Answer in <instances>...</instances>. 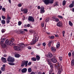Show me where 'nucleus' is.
Masks as SVG:
<instances>
[{
	"label": "nucleus",
	"mask_w": 74,
	"mask_h": 74,
	"mask_svg": "<svg viewBox=\"0 0 74 74\" xmlns=\"http://www.w3.org/2000/svg\"><path fill=\"white\" fill-rule=\"evenodd\" d=\"M38 36L37 35H36V34H34V39H33V42L30 43V44L31 45H33L35 43H36L38 41Z\"/></svg>",
	"instance_id": "1"
},
{
	"label": "nucleus",
	"mask_w": 74,
	"mask_h": 74,
	"mask_svg": "<svg viewBox=\"0 0 74 74\" xmlns=\"http://www.w3.org/2000/svg\"><path fill=\"white\" fill-rule=\"evenodd\" d=\"M14 38H12L11 40H9L7 39L5 41V43L7 45H12V42L14 41Z\"/></svg>",
	"instance_id": "2"
},
{
	"label": "nucleus",
	"mask_w": 74,
	"mask_h": 74,
	"mask_svg": "<svg viewBox=\"0 0 74 74\" xmlns=\"http://www.w3.org/2000/svg\"><path fill=\"white\" fill-rule=\"evenodd\" d=\"M43 1L46 4H48L50 3V4H53L54 0H43Z\"/></svg>",
	"instance_id": "3"
},
{
	"label": "nucleus",
	"mask_w": 74,
	"mask_h": 74,
	"mask_svg": "<svg viewBox=\"0 0 74 74\" xmlns=\"http://www.w3.org/2000/svg\"><path fill=\"white\" fill-rule=\"evenodd\" d=\"M28 63V61L23 60L22 61L21 65V67H23L25 65V67L27 66V63Z\"/></svg>",
	"instance_id": "4"
},
{
	"label": "nucleus",
	"mask_w": 74,
	"mask_h": 74,
	"mask_svg": "<svg viewBox=\"0 0 74 74\" xmlns=\"http://www.w3.org/2000/svg\"><path fill=\"white\" fill-rule=\"evenodd\" d=\"M56 68H57L58 69H59L58 74H60V73H62V71L63 70L62 69V66H59V65H58L57 66Z\"/></svg>",
	"instance_id": "5"
},
{
	"label": "nucleus",
	"mask_w": 74,
	"mask_h": 74,
	"mask_svg": "<svg viewBox=\"0 0 74 74\" xmlns=\"http://www.w3.org/2000/svg\"><path fill=\"white\" fill-rule=\"evenodd\" d=\"M8 62H14L15 61V60L12 57L9 56L8 58Z\"/></svg>",
	"instance_id": "6"
},
{
	"label": "nucleus",
	"mask_w": 74,
	"mask_h": 74,
	"mask_svg": "<svg viewBox=\"0 0 74 74\" xmlns=\"http://www.w3.org/2000/svg\"><path fill=\"white\" fill-rule=\"evenodd\" d=\"M2 40H3L1 41V44L2 48H5V47H6V45H5V44L3 43V42H4V40H5V39L3 38L2 39Z\"/></svg>",
	"instance_id": "7"
},
{
	"label": "nucleus",
	"mask_w": 74,
	"mask_h": 74,
	"mask_svg": "<svg viewBox=\"0 0 74 74\" xmlns=\"http://www.w3.org/2000/svg\"><path fill=\"white\" fill-rule=\"evenodd\" d=\"M11 17H10L9 15H8L7 16V18H6V21L7 22V23H9L10 22V19H11Z\"/></svg>",
	"instance_id": "8"
},
{
	"label": "nucleus",
	"mask_w": 74,
	"mask_h": 74,
	"mask_svg": "<svg viewBox=\"0 0 74 74\" xmlns=\"http://www.w3.org/2000/svg\"><path fill=\"white\" fill-rule=\"evenodd\" d=\"M28 19L29 21H32V22L34 21V18L32 16H29L28 18Z\"/></svg>",
	"instance_id": "9"
},
{
	"label": "nucleus",
	"mask_w": 74,
	"mask_h": 74,
	"mask_svg": "<svg viewBox=\"0 0 74 74\" xmlns=\"http://www.w3.org/2000/svg\"><path fill=\"white\" fill-rule=\"evenodd\" d=\"M45 12V10H44V8L43 7H41L40 8V13L41 14H43Z\"/></svg>",
	"instance_id": "10"
},
{
	"label": "nucleus",
	"mask_w": 74,
	"mask_h": 74,
	"mask_svg": "<svg viewBox=\"0 0 74 74\" xmlns=\"http://www.w3.org/2000/svg\"><path fill=\"white\" fill-rule=\"evenodd\" d=\"M51 61L53 63H56L57 62V60L55 58H53L51 59Z\"/></svg>",
	"instance_id": "11"
},
{
	"label": "nucleus",
	"mask_w": 74,
	"mask_h": 74,
	"mask_svg": "<svg viewBox=\"0 0 74 74\" xmlns=\"http://www.w3.org/2000/svg\"><path fill=\"white\" fill-rule=\"evenodd\" d=\"M14 48L15 50H17V51H20V50H21V48H20V47L18 46H14Z\"/></svg>",
	"instance_id": "12"
},
{
	"label": "nucleus",
	"mask_w": 74,
	"mask_h": 74,
	"mask_svg": "<svg viewBox=\"0 0 74 74\" xmlns=\"http://www.w3.org/2000/svg\"><path fill=\"white\" fill-rule=\"evenodd\" d=\"M62 21H60L58 23H57V26H59V27L62 26Z\"/></svg>",
	"instance_id": "13"
},
{
	"label": "nucleus",
	"mask_w": 74,
	"mask_h": 74,
	"mask_svg": "<svg viewBox=\"0 0 74 74\" xmlns=\"http://www.w3.org/2000/svg\"><path fill=\"white\" fill-rule=\"evenodd\" d=\"M1 60L3 62V63H5L7 61H6V60L5 58H4L3 57L1 58Z\"/></svg>",
	"instance_id": "14"
},
{
	"label": "nucleus",
	"mask_w": 74,
	"mask_h": 74,
	"mask_svg": "<svg viewBox=\"0 0 74 74\" xmlns=\"http://www.w3.org/2000/svg\"><path fill=\"white\" fill-rule=\"evenodd\" d=\"M19 46L21 48H23V47H25V45L22 43H20L19 44Z\"/></svg>",
	"instance_id": "15"
},
{
	"label": "nucleus",
	"mask_w": 74,
	"mask_h": 74,
	"mask_svg": "<svg viewBox=\"0 0 74 74\" xmlns=\"http://www.w3.org/2000/svg\"><path fill=\"white\" fill-rule=\"evenodd\" d=\"M53 55L52 54V53H48V54L47 55V58H51V57H52V56Z\"/></svg>",
	"instance_id": "16"
},
{
	"label": "nucleus",
	"mask_w": 74,
	"mask_h": 74,
	"mask_svg": "<svg viewBox=\"0 0 74 74\" xmlns=\"http://www.w3.org/2000/svg\"><path fill=\"white\" fill-rule=\"evenodd\" d=\"M27 71V69L26 68H24L22 69V73H26Z\"/></svg>",
	"instance_id": "17"
},
{
	"label": "nucleus",
	"mask_w": 74,
	"mask_h": 74,
	"mask_svg": "<svg viewBox=\"0 0 74 74\" xmlns=\"http://www.w3.org/2000/svg\"><path fill=\"white\" fill-rule=\"evenodd\" d=\"M23 11L24 13L25 14H27V9H25L23 10Z\"/></svg>",
	"instance_id": "18"
},
{
	"label": "nucleus",
	"mask_w": 74,
	"mask_h": 74,
	"mask_svg": "<svg viewBox=\"0 0 74 74\" xmlns=\"http://www.w3.org/2000/svg\"><path fill=\"white\" fill-rule=\"evenodd\" d=\"M36 59H37L38 61V60H40V57L39 56L37 55L36 56Z\"/></svg>",
	"instance_id": "19"
},
{
	"label": "nucleus",
	"mask_w": 74,
	"mask_h": 74,
	"mask_svg": "<svg viewBox=\"0 0 74 74\" xmlns=\"http://www.w3.org/2000/svg\"><path fill=\"white\" fill-rule=\"evenodd\" d=\"M71 52L72 53V58L73 59H74V51L73 50L71 51Z\"/></svg>",
	"instance_id": "20"
},
{
	"label": "nucleus",
	"mask_w": 74,
	"mask_h": 74,
	"mask_svg": "<svg viewBox=\"0 0 74 74\" xmlns=\"http://www.w3.org/2000/svg\"><path fill=\"white\" fill-rule=\"evenodd\" d=\"M48 64H49L50 65V67H52V63H51V62L49 61H48Z\"/></svg>",
	"instance_id": "21"
},
{
	"label": "nucleus",
	"mask_w": 74,
	"mask_h": 74,
	"mask_svg": "<svg viewBox=\"0 0 74 74\" xmlns=\"http://www.w3.org/2000/svg\"><path fill=\"white\" fill-rule=\"evenodd\" d=\"M51 50L52 51L54 52V51H56V49L55 47H52L51 48Z\"/></svg>",
	"instance_id": "22"
},
{
	"label": "nucleus",
	"mask_w": 74,
	"mask_h": 74,
	"mask_svg": "<svg viewBox=\"0 0 74 74\" xmlns=\"http://www.w3.org/2000/svg\"><path fill=\"white\" fill-rule=\"evenodd\" d=\"M31 60L32 61H36V60H37V59L36 58L33 57L31 58Z\"/></svg>",
	"instance_id": "23"
},
{
	"label": "nucleus",
	"mask_w": 74,
	"mask_h": 74,
	"mask_svg": "<svg viewBox=\"0 0 74 74\" xmlns=\"http://www.w3.org/2000/svg\"><path fill=\"white\" fill-rule=\"evenodd\" d=\"M56 47L57 48H59L60 47V43L59 42L57 43Z\"/></svg>",
	"instance_id": "24"
},
{
	"label": "nucleus",
	"mask_w": 74,
	"mask_h": 74,
	"mask_svg": "<svg viewBox=\"0 0 74 74\" xmlns=\"http://www.w3.org/2000/svg\"><path fill=\"white\" fill-rule=\"evenodd\" d=\"M15 56L16 58H19L20 57V55L18 54H16L15 55Z\"/></svg>",
	"instance_id": "25"
},
{
	"label": "nucleus",
	"mask_w": 74,
	"mask_h": 74,
	"mask_svg": "<svg viewBox=\"0 0 74 74\" xmlns=\"http://www.w3.org/2000/svg\"><path fill=\"white\" fill-rule=\"evenodd\" d=\"M69 24L71 26H73V23L70 21H69Z\"/></svg>",
	"instance_id": "26"
},
{
	"label": "nucleus",
	"mask_w": 74,
	"mask_h": 74,
	"mask_svg": "<svg viewBox=\"0 0 74 74\" xmlns=\"http://www.w3.org/2000/svg\"><path fill=\"white\" fill-rule=\"evenodd\" d=\"M1 23L2 24H4L5 23V21L4 20H2L1 21Z\"/></svg>",
	"instance_id": "27"
},
{
	"label": "nucleus",
	"mask_w": 74,
	"mask_h": 74,
	"mask_svg": "<svg viewBox=\"0 0 74 74\" xmlns=\"http://www.w3.org/2000/svg\"><path fill=\"white\" fill-rule=\"evenodd\" d=\"M71 65L72 66H74V60H72L71 62Z\"/></svg>",
	"instance_id": "28"
},
{
	"label": "nucleus",
	"mask_w": 74,
	"mask_h": 74,
	"mask_svg": "<svg viewBox=\"0 0 74 74\" xmlns=\"http://www.w3.org/2000/svg\"><path fill=\"white\" fill-rule=\"evenodd\" d=\"M8 63L9 64L12 66H14V65H15V64L14 63L8 62Z\"/></svg>",
	"instance_id": "29"
},
{
	"label": "nucleus",
	"mask_w": 74,
	"mask_h": 74,
	"mask_svg": "<svg viewBox=\"0 0 74 74\" xmlns=\"http://www.w3.org/2000/svg\"><path fill=\"white\" fill-rule=\"evenodd\" d=\"M70 8H72L73 7H74V5L72 4V3H71L69 6Z\"/></svg>",
	"instance_id": "30"
},
{
	"label": "nucleus",
	"mask_w": 74,
	"mask_h": 74,
	"mask_svg": "<svg viewBox=\"0 0 74 74\" xmlns=\"http://www.w3.org/2000/svg\"><path fill=\"white\" fill-rule=\"evenodd\" d=\"M28 71L29 73H30L31 72H32V68H29L28 69Z\"/></svg>",
	"instance_id": "31"
},
{
	"label": "nucleus",
	"mask_w": 74,
	"mask_h": 74,
	"mask_svg": "<svg viewBox=\"0 0 74 74\" xmlns=\"http://www.w3.org/2000/svg\"><path fill=\"white\" fill-rule=\"evenodd\" d=\"M57 16L58 18H60L61 19H63V16H61L58 15Z\"/></svg>",
	"instance_id": "32"
},
{
	"label": "nucleus",
	"mask_w": 74,
	"mask_h": 74,
	"mask_svg": "<svg viewBox=\"0 0 74 74\" xmlns=\"http://www.w3.org/2000/svg\"><path fill=\"white\" fill-rule=\"evenodd\" d=\"M1 70L2 71H5V68L3 67H2Z\"/></svg>",
	"instance_id": "33"
},
{
	"label": "nucleus",
	"mask_w": 74,
	"mask_h": 74,
	"mask_svg": "<svg viewBox=\"0 0 74 74\" xmlns=\"http://www.w3.org/2000/svg\"><path fill=\"white\" fill-rule=\"evenodd\" d=\"M66 1H63L62 4L63 5H64L66 4Z\"/></svg>",
	"instance_id": "34"
},
{
	"label": "nucleus",
	"mask_w": 74,
	"mask_h": 74,
	"mask_svg": "<svg viewBox=\"0 0 74 74\" xmlns=\"http://www.w3.org/2000/svg\"><path fill=\"white\" fill-rule=\"evenodd\" d=\"M41 26L42 27H44V22H42L41 23Z\"/></svg>",
	"instance_id": "35"
},
{
	"label": "nucleus",
	"mask_w": 74,
	"mask_h": 74,
	"mask_svg": "<svg viewBox=\"0 0 74 74\" xmlns=\"http://www.w3.org/2000/svg\"><path fill=\"white\" fill-rule=\"evenodd\" d=\"M64 34H65V31H62V34H63V37H64Z\"/></svg>",
	"instance_id": "36"
},
{
	"label": "nucleus",
	"mask_w": 74,
	"mask_h": 74,
	"mask_svg": "<svg viewBox=\"0 0 74 74\" xmlns=\"http://www.w3.org/2000/svg\"><path fill=\"white\" fill-rule=\"evenodd\" d=\"M22 24V22L21 21H19L18 22V25L19 26H21V25Z\"/></svg>",
	"instance_id": "37"
},
{
	"label": "nucleus",
	"mask_w": 74,
	"mask_h": 74,
	"mask_svg": "<svg viewBox=\"0 0 74 74\" xmlns=\"http://www.w3.org/2000/svg\"><path fill=\"white\" fill-rule=\"evenodd\" d=\"M52 72V69H51L49 71V74H51Z\"/></svg>",
	"instance_id": "38"
},
{
	"label": "nucleus",
	"mask_w": 74,
	"mask_h": 74,
	"mask_svg": "<svg viewBox=\"0 0 74 74\" xmlns=\"http://www.w3.org/2000/svg\"><path fill=\"white\" fill-rule=\"evenodd\" d=\"M5 18L6 17L4 16H2V18L3 19H5Z\"/></svg>",
	"instance_id": "39"
},
{
	"label": "nucleus",
	"mask_w": 74,
	"mask_h": 74,
	"mask_svg": "<svg viewBox=\"0 0 74 74\" xmlns=\"http://www.w3.org/2000/svg\"><path fill=\"white\" fill-rule=\"evenodd\" d=\"M54 36H52L50 37V39H53L54 38Z\"/></svg>",
	"instance_id": "40"
},
{
	"label": "nucleus",
	"mask_w": 74,
	"mask_h": 74,
	"mask_svg": "<svg viewBox=\"0 0 74 74\" xmlns=\"http://www.w3.org/2000/svg\"><path fill=\"white\" fill-rule=\"evenodd\" d=\"M2 10L3 11H4V12H5V8H2Z\"/></svg>",
	"instance_id": "41"
},
{
	"label": "nucleus",
	"mask_w": 74,
	"mask_h": 74,
	"mask_svg": "<svg viewBox=\"0 0 74 74\" xmlns=\"http://www.w3.org/2000/svg\"><path fill=\"white\" fill-rule=\"evenodd\" d=\"M55 20L57 22H59V19H58V18H56L55 19Z\"/></svg>",
	"instance_id": "42"
},
{
	"label": "nucleus",
	"mask_w": 74,
	"mask_h": 74,
	"mask_svg": "<svg viewBox=\"0 0 74 74\" xmlns=\"http://www.w3.org/2000/svg\"><path fill=\"white\" fill-rule=\"evenodd\" d=\"M29 32H30V33H33V32H34V30H32L30 29L29 30Z\"/></svg>",
	"instance_id": "43"
},
{
	"label": "nucleus",
	"mask_w": 74,
	"mask_h": 74,
	"mask_svg": "<svg viewBox=\"0 0 74 74\" xmlns=\"http://www.w3.org/2000/svg\"><path fill=\"white\" fill-rule=\"evenodd\" d=\"M31 64H32V62H29L28 64V66H30Z\"/></svg>",
	"instance_id": "44"
},
{
	"label": "nucleus",
	"mask_w": 74,
	"mask_h": 74,
	"mask_svg": "<svg viewBox=\"0 0 74 74\" xmlns=\"http://www.w3.org/2000/svg\"><path fill=\"white\" fill-rule=\"evenodd\" d=\"M42 45L44 47L46 45V44L45 42H44L42 43Z\"/></svg>",
	"instance_id": "45"
},
{
	"label": "nucleus",
	"mask_w": 74,
	"mask_h": 74,
	"mask_svg": "<svg viewBox=\"0 0 74 74\" xmlns=\"http://www.w3.org/2000/svg\"><path fill=\"white\" fill-rule=\"evenodd\" d=\"M59 59L61 61H62V58L61 57H59Z\"/></svg>",
	"instance_id": "46"
},
{
	"label": "nucleus",
	"mask_w": 74,
	"mask_h": 74,
	"mask_svg": "<svg viewBox=\"0 0 74 74\" xmlns=\"http://www.w3.org/2000/svg\"><path fill=\"white\" fill-rule=\"evenodd\" d=\"M18 6L19 7H21L22 6V5L21 3H19L18 5Z\"/></svg>",
	"instance_id": "47"
},
{
	"label": "nucleus",
	"mask_w": 74,
	"mask_h": 74,
	"mask_svg": "<svg viewBox=\"0 0 74 74\" xmlns=\"http://www.w3.org/2000/svg\"><path fill=\"white\" fill-rule=\"evenodd\" d=\"M1 32L3 33H4V32H5V30L4 29H2L1 30Z\"/></svg>",
	"instance_id": "48"
},
{
	"label": "nucleus",
	"mask_w": 74,
	"mask_h": 74,
	"mask_svg": "<svg viewBox=\"0 0 74 74\" xmlns=\"http://www.w3.org/2000/svg\"><path fill=\"white\" fill-rule=\"evenodd\" d=\"M68 55L69 56H71V53H69L68 54Z\"/></svg>",
	"instance_id": "49"
},
{
	"label": "nucleus",
	"mask_w": 74,
	"mask_h": 74,
	"mask_svg": "<svg viewBox=\"0 0 74 74\" xmlns=\"http://www.w3.org/2000/svg\"><path fill=\"white\" fill-rule=\"evenodd\" d=\"M53 43V41H50V42H49V44H52V43Z\"/></svg>",
	"instance_id": "50"
},
{
	"label": "nucleus",
	"mask_w": 74,
	"mask_h": 74,
	"mask_svg": "<svg viewBox=\"0 0 74 74\" xmlns=\"http://www.w3.org/2000/svg\"><path fill=\"white\" fill-rule=\"evenodd\" d=\"M28 49H32V47H30V46H29L28 47Z\"/></svg>",
	"instance_id": "51"
},
{
	"label": "nucleus",
	"mask_w": 74,
	"mask_h": 74,
	"mask_svg": "<svg viewBox=\"0 0 74 74\" xmlns=\"http://www.w3.org/2000/svg\"><path fill=\"white\" fill-rule=\"evenodd\" d=\"M48 46L49 47H51V44H50V43H48Z\"/></svg>",
	"instance_id": "52"
},
{
	"label": "nucleus",
	"mask_w": 74,
	"mask_h": 74,
	"mask_svg": "<svg viewBox=\"0 0 74 74\" xmlns=\"http://www.w3.org/2000/svg\"><path fill=\"white\" fill-rule=\"evenodd\" d=\"M24 31H25V32H27V29H24Z\"/></svg>",
	"instance_id": "53"
},
{
	"label": "nucleus",
	"mask_w": 74,
	"mask_h": 74,
	"mask_svg": "<svg viewBox=\"0 0 74 74\" xmlns=\"http://www.w3.org/2000/svg\"><path fill=\"white\" fill-rule=\"evenodd\" d=\"M52 18L54 19V20H55V19H56V18H55V17H52Z\"/></svg>",
	"instance_id": "54"
},
{
	"label": "nucleus",
	"mask_w": 74,
	"mask_h": 74,
	"mask_svg": "<svg viewBox=\"0 0 74 74\" xmlns=\"http://www.w3.org/2000/svg\"><path fill=\"white\" fill-rule=\"evenodd\" d=\"M31 74H35V73L33 72H32L31 73Z\"/></svg>",
	"instance_id": "55"
},
{
	"label": "nucleus",
	"mask_w": 74,
	"mask_h": 74,
	"mask_svg": "<svg viewBox=\"0 0 74 74\" xmlns=\"http://www.w3.org/2000/svg\"><path fill=\"white\" fill-rule=\"evenodd\" d=\"M27 27H30V24H28L27 25Z\"/></svg>",
	"instance_id": "56"
},
{
	"label": "nucleus",
	"mask_w": 74,
	"mask_h": 74,
	"mask_svg": "<svg viewBox=\"0 0 74 74\" xmlns=\"http://www.w3.org/2000/svg\"><path fill=\"white\" fill-rule=\"evenodd\" d=\"M2 7H3L2 6L0 5V10H1V9L2 8Z\"/></svg>",
	"instance_id": "57"
},
{
	"label": "nucleus",
	"mask_w": 74,
	"mask_h": 74,
	"mask_svg": "<svg viewBox=\"0 0 74 74\" xmlns=\"http://www.w3.org/2000/svg\"><path fill=\"white\" fill-rule=\"evenodd\" d=\"M40 6H38V9H40Z\"/></svg>",
	"instance_id": "58"
},
{
	"label": "nucleus",
	"mask_w": 74,
	"mask_h": 74,
	"mask_svg": "<svg viewBox=\"0 0 74 74\" xmlns=\"http://www.w3.org/2000/svg\"><path fill=\"white\" fill-rule=\"evenodd\" d=\"M38 74H42V73L41 72H39L38 73Z\"/></svg>",
	"instance_id": "59"
},
{
	"label": "nucleus",
	"mask_w": 74,
	"mask_h": 74,
	"mask_svg": "<svg viewBox=\"0 0 74 74\" xmlns=\"http://www.w3.org/2000/svg\"><path fill=\"white\" fill-rule=\"evenodd\" d=\"M72 4L73 5H74V1H72Z\"/></svg>",
	"instance_id": "60"
},
{
	"label": "nucleus",
	"mask_w": 74,
	"mask_h": 74,
	"mask_svg": "<svg viewBox=\"0 0 74 74\" xmlns=\"http://www.w3.org/2000/svg\"><path fill=\"white\" fill-rule=\"evenodd\" d=\"M3 67H5V64L3 65Z\"/></svg>",
	"instance_id": "61"
},
{
	"label": "nucleus",
	"mask_w": 74,
	"mask_h": 74,
	"mask_svg": "<svg viewBox=\"0 0 74 74\" xmlns=\"http://www.w3.org/2000/svg\"><path fill=\"white\" fill-rule=\"evenodd\" d=\"M3 56L4 57H6V56H7V55H6V54H5L4 55H3Z\"/></svg>",
	"instance_id": "62"
},
{
	"label": "nucleus",
	"mask_w": 74,
	"mask_h": 74,
	"mask_svg": "<svg viewBox=\"0 0 74 74\" xmlns=\"http://www.w3.org/2000/svg\"><path fill=\"white\" fill-rule=\"evenodd\" d=\"M72 11H73V12H74V8H73Z\"/></svg>",
	"instance_id": "63"
},
{
	"label": "nucleus",
	"mask_w": 74,
	"mask_h": 74,
	"mask_svg": "<svg viewBox=\"0 0 74 74\" xmlns=\"http://www.w3.org/2000/svg\"><path fill=\"white\" fill-rule=\"evenodd\" d=\"M8 1L10 3H11V0H8Z\"/></svg>",
	"instance_id": "64"
}]
</instances>
